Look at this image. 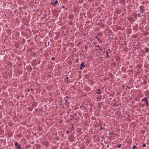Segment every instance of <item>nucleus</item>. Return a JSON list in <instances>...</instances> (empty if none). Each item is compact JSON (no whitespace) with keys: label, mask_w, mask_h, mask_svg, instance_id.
<instances>
[{"label":"nucleus","mask_w":149,"mask_h":149,"mask_svg":"<svg viewBox=\"0 0 149 149\" xmlns=\"http://www.w3.org/2000/svg\"><path fill=\"white\" fill-rule=\"evenodd\" d=\"M15 146L16 147V148L18 149H20L21 148L20 145L17 142H15Z\"/></svg>","instance_id":"nucleus-1"},{"label":"nucleus","mask_w":149,"mask_h":149,"mask_svg":"<svg viewBox=\"0 0 149 149\" xmlns=\"http://www.w3.org/2000/svg\"><path fill=\"white\" fill-rule=\"evenodd\" d=\"M58 1L57 0H56L54 2H52L51 3V4H52L54 6H55L56 5V4H58Z\"/></svg>","instance_id":"nucleus-2"},{"label":"nucleus","mask_w":149,"mask_h":149,"mask_svg":"<svg viewBox=\"0 0 149 149\" xmlns=\"http://www.w3.org/2000/svg\"><path fill=\"white\" fill-rule=\"evenodd\" d=\"M84 62H82L81 64L80 65V66L82 67H84L85 66L84 64Z\"/></svg>","instance_id":"nucleus-3"},{"label":"nucleus","mask_w":149,"mask_h":149,"mask_svg":"<svg viewBox=\"0 0 149 149\" xmlns=\"http://www.w3.org/2000/svg\"><path fill=\"white\" fill-rule=\"evenodd\" d=\"M147 97H145V98H144L143 99H142L141 100V101H146V100H147Z\"/></svg>","instance_id":"nucleus-4"},{"label":"nucleus","mask_w":149,"mask_h":149,"mask_svg":"<svg viewBox=\"0 0 149 149\" xmlns=\"http://www.w3.org/2000/svg\"><path fill=\"white\" fill-rule=\"evenodd\" d=\"M146 51V52H148L149 49L148 47H146L145 48Z\"/></svg>","instance_id":"nucleus-5"},{"label":"nucleus","mask_w":149,"mask_h":149,"mask_svg":"<svg viewBox=\"0 0 149 149\" xmlns=\"http://www.w3.org/2000/svg\"><path fill=\"white\" fill-rule=\"evenodd\" d=\"M97 90L98 91L97 92V93L99 94H100L101 93V92H100V89H98Z\"/></svg>","instance_id":"nucleus-6"},{"label":"nucleus","mask_w":149,"mask_h":149,"mask_svg":"<svg viewBox=\"0 0 149 149\" xmlns=\"http://www.w3.org/2000/svg\"><path fill=\"white\" fill-rule=\"evenodd\" d=\"M117 147L118 148H119L121 146V144H118V145H117Z\"/></svg>","instance_id":"nucleus-7"},{"label":"nucleus","mask_w":149,"mask_h":149,"mask_svg":"<svg viewBox=\"0 0 149 149\" xmlns=\"http://www.w3.org/2000/svg\"><path fill=\"white\" fill-rule=\"evenodd\" d=\"M106 53L107 54V57L108 58L109 57V54H108V52L107 51H106Z\"/></svg>","instance_id":"nucleus-8"},{"label":"nucleus","mask_w":149,"mask_h":149,"mask_svg":"<svg viewBox=\"0 0 149 149\" xmlns=\"http://www.w3.org/2000/svg\"><path fill=\"white\" fill-rule=\"evenodd\" d=\"M148 100H146V101H145L146 102V105L147 106H148Z\"/></svg>","instance_id":"nucleus-9"},{"label":"nucleus","mask_w":149,"mask_h":149,"mask_svg":"<svg viewBox=\"0 0 149 149\" xmlns=\"http://www.w3.org/2000/svg\"><path fill=\"white\" fill-rule=\"evenodd\" d=\"M137 148V147L135 145H134L132 147V149H135V148Z\"/></svg>","instance_id":"nucleus-10"},{"label":"nucleus","mask_w":149,"mask_h":149,"mask_svg":"<svg viewBox=\"0 0 149 149\" xmlns=\"http://www.w3.org/2000/svg\"><path fill=\"white\" fill-rule=\"evenodd\" d=\"M146 145L145 143L143 144L142 145V146L143 147H146Z\"/></svg>","instance_id":"nucleus-11"},{"label":"nucleus","mask_w":149,"mask_h":149,"mask_svg":"<svg viewBox=\"0 0 149 149\" xmlns=\"http://www.w3.org/2000/svg\"><path fill=\"white\" fill-rule=\"evenodd\" d=\"M69 131H66V133L67 134H68V133H69Z\"/></svg>","instance_id":"nucleus-12"},{"label":"nucleus","mask_w":149,"mask_h":149,"mask_svg":"<svg viewBox=\"0 0 149 149\" xmlns=\"http://www.w3.org/2000/svg\"><path fill=\"white\" fill-rule=\"evenodd\" d=\"M100 130H103V128L102 127H100Z\"/></svg>","instance_id":"nucleus-13"},{"label":"nucleus","mask_w":149,"mask_h":149,"mask_svg":"<svg viewBox=\"0 0 149 149\" xmlns=\"http://www.w3.org/2000/svg\"><path fill=\"white\" fill-rule=\"evenodd\" d=\"M80 66V70H82V68H83V67H81V66Z\"/></svg>","instance_id":"nucleus-14"},{"label":"nucleus","mask_w":149,"mask_h":149,"mask_svg":"<svg viewBox=\"0 0 149 149\" xmlns=\"http://www.w3.org/2000/svg\"><path fill=\"white\" fill-rule=\"evenodd\" d=\"M51 59H52V60H54L55 58H54V57H52V58H51Z\"/></svg>","instance_id":"nucleus-15"},{"label":"nucleus","mask_w":149,"mask_h":149,"mask_svg":"<svg viewBox=\"0 0 149 149\" xmlns=\"http://www.w3.org/2000/svg\"><path fill=\"white\" fill-rule=\"evenodd\" d=\"M107 148H108L109 147V145L108 144L107 145Z\"/></svg>","instance_id":"nucleus-16"},{"label":"nucleus","mask_w":149,"mask_h":149,"mask_svg":"<svg viewBox=\"0 0 149 149\" xmlns=\"http://www.w3.org/2000/svg\"><path fill=\"white\" fill-rule=\"evenodd\" d=\"M66 79H69V78L68 77H66Z\"/></svg>","instance_id":"nucleus-17"},{"label":"nucleus","mask_w":149,"mask_h":149,"mask_svg":"<svg viewBox=\"0 0 149 149\" xmlns=\"http://www.w3.org/2000/svg\"><path fill=\"white\" fill-rule=\"evenodd\" d=\"M97 47H99V48L100 47V46L99 45H98Z\"/></svg>","instance_id":"nucleus-18"},{"label":"nucleus","mask_w":149,"mask_h":149,"mask_svg":"<svg viewBox=\"0 0 149 149\" xmlns=\"http://www.w3.org/2000/svg\"><path fill=\"white\" fill-rule=\"evenodd\" d=\"M108 51H110V49H108Z\"/></svg>","instance_id":"nucleus-19"},{"label":"nucleus","mask_w":149,"mask_h":149,"mask_svg":"<svg viewBox=\"0 0 149 149\" xmlns=\"http://www.w3.org/2000/svg\"><path fill=\"white\" fill-rule=\"evenodd\" d=\"M56 139L57 140H58V137L56 138Z\"/></svg>","instance_id":"nucleus-20"},{"label":"nucleus","mask_w":149,"mask_h":149,"mask_svg":"<svg viewBox=\"0 0 149 149\" xmlns=\"http://www.w3.org/2000/svg\"><path fill=\"white\" fill-rule=\"evenodd\" d=\"M48 45H49V42H48Z\"/></svg>","instance_id":"nucleus-21"},{"label":"nucleus","mask_w":149,"mask_h":149,"mask_svg":"<svg viewBox=\"0 0 149 149\" xmlns=\"http://www.w3.org/2000/svg\"><path fill=\"white\" fill-rule=\"evenodd\" d=\"M81 107H82L81 106H80V108H81Z\"/></svg>","instance_id":"nucleus-22"},{"label":"nucleus","mask_w":149,"mask_h":149,"mask_svg":"<svg viewBox=\"0 0 149 149\" xmlns=\"http://www.w3.org/2000/svg\"><path fill=\"white\" fill-rule=\"evenodd\" d=\"M31 91H33V89H31Z\"/></svg>","instance_id":"nucleus-23"},{"label":"nucleus","mask_w":149,"mask_h":149,"mask_svg":"<svg viewBox=\"0 0 149 149\" xmlns=\"http://www.w3.org/2000/svg\"><path fill=\"white\" fill-rule=\"evenodd\" d=\"M63 8H64V6H63Z\"/></svg>","instance_id":"nucleus-24"},{"label":"nucleus","mask_w":149,"mask_h":149,"mask_svg":"<svg viewBox=\"0 0 149 149\" xmlns=\"http://www.w3.org/2000/svg\"><path fill=\"white\" fill-rule=\"evenodd\" d=\"M148 135H149V133H148Z\"/></svg>","instance_id":"nucleus-25"}]
</instances>
